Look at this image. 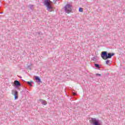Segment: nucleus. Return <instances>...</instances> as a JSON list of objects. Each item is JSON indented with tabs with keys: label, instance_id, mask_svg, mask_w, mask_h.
<instances>
[{
	"label": "nucleus",
	"instance_id": "nucleus-1",
	"mask_svg": "<svg viewBox=\"0 0 125 125\" xmlns=\"http://www.w3.org/2000/svg\"><path fill=\"white\" fill-rule=\"evenodd\" d=\"M115 55V53H108L107 51H103L101 56L102 58L104 59V60H107V59H109L110 58H112V56H114Z\"/></svg>",
	"mask_w": 125,
	"mask_h": 125
},
{
	"label": "nucleus",
	"instance_id": "nucleus-2",
	"mask_svg": "<svg viewBox=\"0 0 125 125\" xmlns=\"http://www.w3.org/2000/svg\"><path fill=\"white\" fill-rule=\"evenodd\" d=\"M43 3H44V5H45L47 8V10L51 12V10H52V6H51L52 1H50V0H44Z\"/></svg>",
	"mask_w": 125,
	"mask_h": 125
},
{
	"label": "nucleus",
	"instance_id": "nucleus-3",
	"mask_svg": "<svg viewBox=\"0 0 125 125\" xmlns=\"http://www.w3.org/2000/svg\"><path fill=\"white\" fill-rule=\"evenodd\" d=\"M90 123L93 125H101L102 124L101 121L97 120L96 118H91Z\"/></svg>",
	"mask_w": 125,
	"mask_h": 125
},
{
	"label": "nucleus",
	"instance_id": "nucleus-4",
	"mask_svg": "<svg viewBox=\"0 0 125 125\" xmlns=\"http://www.w3.org/2000/svg\"><path fill=\"white\" fill-rule=\"evenodd\" d=\"M64 11L66 13H71L72 12V5L70 4H67L64 6Z\"/></svg>",
	"mask_w": 125,
	"mask_h": 125
},
{
	"label": "nucleus",
	"instance_id": "nucleus-5",
	"mask_svg": "<svg viewBox=\"0 0 125 125\" xmlns=\"http://www.w3.org/2000/svg\"><path fill=\"white\" fill-rule=\"evenodd\" d=\"M11 93L12 95H14L15 96V100H16V99H18V91H17V90H15L14 91V90H12Z\"/></svg>",
	"mask_w": 125,
	"mask_h": 125
},
{
	"label": "nucleus",
	"instance_id": "nucleus-6",
	"mask_svg": "<svg viewBox=\"0 0 125 125\" xmlns=\"http://www.w3.org/2000/svg\"><path fill=\"white\" fill-rule=\"evenodd\" d=\"M14 84L16 88H18V87L21 86V83L18 80H15L14 81Z\"/></svg>",
	"mask_w": 125,
	"mask_h": 125
},
{
	"label": "nucleus",
	"instance_id": "nucleus-7",
	"mask_svg": "<svg viewBox=\"0 0 125 125\" xmlns=\"http://www.w3.org/2000/svg\"><path fill=\"white\" fill-rule=\"evenodd\" d=\"M35 80H36L37 83H38V84H41V83H42V79L40 78L38 76H34Z\"/></svg>",
	"mask_w": 125,
	"mask_h": 125
},
{
	"label": "nucleus",
	"instance_id": "nucleus-8",
	"mask_svg": "<svg viewBox=\"0 0 125 125\" xmlns=\"http://www.w3.org/2000/svg\"><path fill=\"white\" fill-rule=\"evenodd\" d=\"M39 100L42 105H46L47 104V102L44 100L40 99Z\"/></svg>",
	"mask_w": 125,
	"mask_h": 125
},
{
	"label": "nucleus",
	"instance_id": "nucleus-9",
	"mask_svg": "<svg viewBox=\"0 0 125 125\" xmlns=\"http://www.w3.org/2000/svg\"><path fill=\"white\" fill-rule=\"evenodd\" d=\"M23 82L24 83H27V84H28V85H30V86H33V85L32 84V82H25V81H23Z\"/></svg>",
	"mask_w": 125,
	"mask_h": 125
},
{
	"label": "nucleus",
	"instance_id": "nucleus-10",
	"mask_svg": "<svg viewBox=\"0 0 125 125\" xmlns=\"http://www.w3.org/2000/svg\"><path fill=\"white\" fill-rule=\"evenodd\" d=\"M95 67H96V68H100L101 66H100V65L97 64V63H95Z\"/></svg>",
	"mask_w": 125,
	"mask_h": 125
},
{
	"label": "nucleus",
	"instance_id": "nucleus-11",
	"mask_svg": "<svg viewBox=\"0 0 125 125\" xmlns=\"http://www.w3.org/2000/svg\"><path fill=\"white\" fill-rule=\"evenodd\" d=\"M29 7L30 9L33 10L34 9V5H29Z\"/></svg>",
	"mask_w": 125,
	"mask_h": 125
},
{
	"label": "nucleus",
	"instance_id": "nucleus-12",
	"mask_svg": "<svg viewBox=\"0 0 125 125\" xmlns=\"http://www.w3.org/2000/svg\"><path fill=\"white\" fill-rule=\"evenodd\" d=\"M83 8L80 7L79 8V12H83Z\"/></svg>",
	"mask_w": 125,
	"mask_h": 125
},
{
	"label": "nucleus",
	"instance_id": "nucleus-13",
	"mask_svg": "<svg viewBox=\"0 0 125 125\" xmlns=\"http://www.w3.org/2000/svg\"><path fill=\"white\" fill-rule=\"evenodd\" d=\"M96 58H97V57H93L92 60L95 61V60H96Z\"/></svg>",
	"mask_w": 125,
	"mask_h": 125
},
{
	"label": "nucleus",
	"instance_id": "nucleus-14",
	"mask_svg": "<svg viewBox=\"0 0 125 125\" xmlns=\"http://www.w3.org/2000/svg\"><path fill=\"white\" fill-rule=\"evenodd\" d=\"M110 63V61L109 60H107L106 61V64L108 65Z\"/></svg>",
	"mask_w": 125,
	"mask_h": 125
},
{
	"label": "nucleus",
	"instance_id": "nucleus-15",
	"mask_svg": "<svg viewBox=\"0 0 125 125\" xmlns=\"http://www.w3.org/2000/svg\"><path fill=\"white\" fill-rule=\"evenodd\" d=\"M96 77H98V76H99V77L102 76L101 74H99L98 73L96 74Z\"/></svg>",
	"mask_w": 125,
	"mask_h": 125
},
{
	"label": "nucleus",
	"instance_id": "nucleus-16",
	"mask_svg": "<svg viewBox=\"0 0 125 125\" xmlns=\"http://www.w3.org/2000/svg\"><path fill=\"white\" fill-rule=\"evenodd\" d=\"M56 1H57V0H53L54 3H56Z\"/></svg>",
	"mask_w": 125,
	"mask_h": 125
},
{
	"label": "nucleus",
	"instance_id": "nucleus-17",
	"mask_svg": "<svg viewBox=\"0 0 125 125\" xmlns=\"http://www.w3.org/2000/svg\"><path fill=\"white\" fill-rule=\"evenodd\" d=\"M72 94L73 95H76L77 94L75 92H72Z\"/></svg>",
	"mask_w": 125,
	"mask_h": 125
}]
</instances>
